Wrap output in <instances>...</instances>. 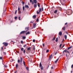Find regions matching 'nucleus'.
<instances>
[{
	"instance_id": "f257e3e1",
	"label": "nucleus",
	"mask_w": 73,
	"mask_h": 73,
	"mask_svg": "<svg viewBox=\"0 0 73 73\" xmlns=\"http://www.w3.org/2000/svg\"><path fill=\"white\" fill-rule=\"evenodd\" d=\"M23 62V58H20V60L18 59L17 60L18 63H19L21 65H22V62Z\"/></svg>"
},
{
	"instance_id": "f03ea898",
	"label": "nucleus",
	"mask_w": 73,
	"mask_h": 73,
	"mask_svg": "<svg viewBox=\"0 0 73 73\" xmlns=\"http://www.w3.org/2000/svg\"><path fill=\"white\" fill-rule=\"evenodd\" d=\"M72 11L71 10H68L66 11V13L68 15H70L72 14Z\"/></svg>"
},
{
	"instance_id": "7ed1b4c3",
	"label": "nucleus",
	"mask_w": 73,
	"mask_h": 73,
	"mask_svg": "<svg viewBox=\"0 0 73 73\" xmlns=\"http://www.w3.org/2000/svg\"><path fill=\"white\" fill-rule=\"evenodd\" d=\"M27 32L26 31H23L21 32V33H20V35H21V34H25V33Z\"/></svg>"
},
{
	"instance_id": "20e7f679",
	"label": "nucleus",
	"mask_w": 73,
	"mask_h": 73,
	"mask_svg": "<svg viewBox=\"0 0 73 73\" xmlns=\"http://www.w3.org/2000/svg\"><path fill=\"white\" fill-rule=\"evenodd\" d=\"M3 45H4L5 46H8V44L7 43L4 42L3 43Z\"/></svg>"
},
{
	"instance_id": "39448f33",
	"label": "nucleus",
	"mask_w": 73,
	"mask_h": 73,
	"mask_svg": "<svg viewBox=\"0 0 73 73\" xmlns=\"http://www.w3.org/2000/svg\"><path fill=\"white\" fill-rule=\"evenodd\" d=\"M33 28H36V23H33Z\"/></svg>"
},
{
	"instance_id": "423d86ee",
	"label": "nucleus",
	"mask_w": 73,
	"mask_h": 73,
	"mask_svg": "<svg viewBox=\"0 0 73 73\" xmlns=\"http://www.w3.org/2000/svg\"><path fill=\"white\" fill-rule=\"evenodd\" d=\"M67 52L68 51H67V50L66 49L63 51V53H64V52H65V53H67Z\"/></svg>"
},
{
	"instance_id": "0eeeda50",
	"label": "nucleus",
	"mask_w": 73,
	"mask_h": 73,
	"mask_svg": "<svg viewBox=\"0 0 73 73\" xmlns=\"http://www.w3.org/2000/svg\"><path fill=\"white\" fill-rule=\"evenodd\" d=\"M25 30H26V31L27 32V31H28L29 30V29L28 27H26L25 28Z\"/></svg>"
},
{
	"instance_id": "6e6552de",
	"label": "nucleus",
	"mask_w": 73,
	"mask_h": 73,
	"mask_svg": "<svg viewBox=\"0 0 73 73\" xmlns=\"http://www.w3.org/2000/svg\"><path fill=\"white\" fill-rule=\"evenodd\" d=\"M62 32L61 31H60L59 33V35H60V36H61L62 35Z\"/></svg>"
},
{
	"instance_id": "1a4fd4ad",
	"label": "nucleus",
	"mask_w": 73,
	"mask_h": 73,
	"mask_svg": "<svg viewBox=\"0 0 73 73\" xmlns=\"http://www.w3.org/2000/svg\"><path fill=\"white\" fill-rule=\"evenodd\" d=\"M58 60H59V58H58L54 62L55 63H57V62H58Z\"/></svg>"
},
{
	"instance_id": "9d476101",
	"label": "nucleus",
	"mask_w": 73,
	"mask_h": 73,
	"mask_svg": "<svg viewBox=\"0 0 73 73\" xmlns=\"http://www.w3.org/2000/svg\"><path fill=\"white\" fill-rule=\"evenodd\" d=\"M25 7L26 8H29V6L27 5H25Z\"/></svg>"
},
{
	"instance_id": "9b49d317",
	"label": "nucleus",
	"mask_w": 73,
	"mask_h": 73,
	"mask_svg": "<svg viewBox=\"0 0 73 73\" xmlns=\"http://www.w3.org/2000/svg\"><path fill=\"white\" fill-rule=\"evenodd\" d=\"M34 3L35 4H37V0H34Z\"/></svg>"
},
{
	"instance_id": "f8f14e48",
	"label": "nucleus",
	"mask_w": 73,
	"mask_h": 73,
	"mask_svg": "<svg viewBox=\"0 0 73 73\" xmlns=\"http://www.w3.org/2000/svg\"><path fill=\"white\" fill-rule=\"evenodd\" d=\"M72 46H70V47H69L68 48V50H69V49H70L71 48H72Z\"/></svg>"
},
{
	"instance_id": "ddd939ff",
	"label": "nucleus",
	"mask_w": 73,
	"mask_h": 73,
	"mask_svg": "<svg viewBox=\"0 0 73 73\" xmlns=\"http://www.w3.org/2000/svg\"><path fill=\"white\" fill-rule=\"evenodd\" d=\"M34 8H36L37 7V4H35L34 5Z\"/></svg>"
},
{
	"instance_id": "4468645a",
	"label": "nucleus",
	"mask_w": 73,
	"mask_h": 73,
	"mask_svg": "<svg viewBox=\"0 0 73 73\" xmlns=\"http://www.w3.org/2000/svg\"><path fill=\"white\" fill-rule=\"evenodd\" d=\"M36 17V15H33V19H35Z\"/></svg>"
},
{
	"instance_id": "2eb2a0df",
	"label": "nucleus",
	"mask_w": 73,
	"mask_h": 73,
	"mask_svg": "<svg viewBox=\"0 0 73 73\" xmlns=\"http://www.w3.org/2000/svg\"><path fill=\"white\" fill-rule=\"evenodd\" d=\"M64 38H65V39H66V40L67 38V36L66 35H64Z\"/></svg>"
},
{
	"instance_id": "dca6fc26",
	"label": "nucleus",
	"mask_w": 73,
	"mask_h": 73,
	"mask_svg": "<svg viewBox=\"0 0 73 73\" xmlns=\"http://www.w3.org/2000/svg\"><path fill=\"white\" fill-rule=\"evenodd\" d=\"M42 67V64H41V62L39 64V67Z\"/></svg>"
},
{
	"instance_id": "f3484780",
	"label": "nucleus",
	"mask_w": 73,
	"mask_h": 73,
	"mask_svg": "<svg viewBox=\"0 0 73 73\" xmlns=\"http://www.w3.org/2000/svg\"><path fill=\"white\" fill-rule=\"evenodd\" d=\"M29 34H30V32H29V31L27 32V33H26V35H29Z\"/></svg>"
},
{
	"instance_id": "a211bd4d",
	"label": "nucleus",
	"mask_w": 73,
	"mask_h": 73,
	"mask_svg": "<svg viewBox=\"0 0 73 73\" xmlns=\"http://www.w3.org/2000/svg\"><path fill=\"white\" fill-rule=\"evenodd\" d=\"M37 5H38V7L39 8V7H40V4H39V3H38Z\"/></svg>"
},
{
	"instance_id": "6ab92c4d",
	"label": "nucleus",
	"mask_w": 73,
	"mask_h": 73,
	"mask_svg": "<svg viewBox=\"0 0 73 73\" xmlns=\"http://www.w3.org/2000/svg\"><path fill=\"white\" fill-rule=\"evenodd\" d=\"M63 30H64V31H65V27L64 26L63 28H62Z\"/></svg>"
},
{
	"instance_id": "aec40b11",
	"label": "nucleus",
	"mask_w": 73,
	"mask_h": 73,
	"mask_svg": "<svg viewBox=\"0 0 73 73\" xmlns=\"http://www.w3.org/2000/svg\"><path fill=\"white\" fill-rule=\"evenodd\" d=\"M23 39L24 40L26 38V37L25 36H23L22 37Z\"/></svg>"
},
{
	"instance_id": "412c9836",
	"label": "nucleus",
	"mask_w": 73,
	"mask_h": 73,
	"mask_svg": "<svg viewBox=\"0 0 73 73\" xmlns=\"http://www.w3.org/2000/svg\"><path fill=\"white\" fill-rule=\"evenodd\" d=\"M55 39H56V37H54V38H53V39L52 40V41H54V40H55Z\"/></svg>"
},
{
	"instance_id": "4be33fe9",
	"label": "nucleus",
	"mask_w": 73,
	"mask_h": 73,
	"mask_svg": "<svg viewBox=\"0 0 73 73\" xmlns=\"http://www.w3.org/2000/svg\"><path fill=\"white\" fill-rule=\"evenodd\" d=\"M23 64L25 66V61H23Z\"/></svg>"
},
{
	"instance_id": "5701e85b",
	"label": "nucleus",
	"mask_w": 73,
	"mask_h": 73,
	"mask_svg": "<svg viewBox=\"0 0 73 73\" xmlns=\"http://www.w3.org/2000/svg\"><path fill=\"white\" fill-rule=\"evenodd\" d=\"M57 12V10H55V11L54 12V13H56Z\"/></svg>"
},
{
	"instance_id": "b1692460",
	"label": "nucleus",
	"mask_w": 73,
	"mask_h": 73,
	"mask_svg": "<svg viewBox=\"0 0 73 73\" xmlns=\"http://www.w3.org/2000/svg\"><path fill=\"white\" fill-rule=\"evenodd\" d=\"M16 68L17 69V67H18V64H16Z\"/></svg>"
},
{
	"instance_id": "393cba45",
	"label": "nucleus",
	"mask_w": 73,
	"mask_h": 73,
	"mask_svg": "<svg viewBox=\"0 0 73 73\" xmlns=\"http://www.w3.org/2000/svg\"><path fill=\"white\" fill-rule=\"evenodd\" d=\"M31 53H33H33H35V50H33V51H32L31 52Z\"/></svg>"
},
{
	"instance_id": "a878e982",
	"label": "nucleus",
	"mask_w": 73,
	"mask_h": 73,
	"mask_svg": "<svg viewBox=\"0 0 73 73\" xmlns=\"http://www.w3.org/2000/svg\"><path fill=\"white\" fill-rule=\"evenodd\" d=\"M55 41H56V42H57V41H58V38H56L55 40Z\"/></svg>"
},
{
	"instance_id": "bb28decb",
	"label": "nucleus",
	"mask_w": 73,
	"mask_h": 73,
	"mask_svg": "<svg viewBox=\"0 0 73 73\" xmlns=\"http://www.w3.org/2000/svg\"><path fill=\"white\" fill-rule=\"evenodd\" d=\"M3 53L4 55H6V52H3Z\"/></svg>"
},
{
	"instance_id": "cd10ccee",
	"label": "nucleus",
	"mask_w": 73,
	"mask_h": 73,
	"mask_svg": "<svg viewBox=\"0 0 73 73\" xmlns=\"http://www.w3.org/2000/svg\"><path fill=\"white\" fill-rule=\"evenodd\" d=\"M33 49L34 50V51H35V46H34L33 47Z\"/></svg>"
},
{
	"instance_id": "c85d7f7f",
	"label": "nucleus",
	"mask_w": 73,
	"mask_h": 73,
	"mask_svg": "<svg viewBox=\"0 0 73 73\" xmlns=\"http://www.w3.org/2000/svg\"><path fill=\"white\" fill-rule=\"evenodd\" d=\"M39 12H41V8H39Z\"/></svg>"
},
{
	"instance_id": "c756f323",
	"label": "nucleus",
	"mask_w": 73,
	"mask_h": 73,
	"mask_svg": "<svg viewBox=\"0 0 73 73\" xmlns=\"http://www.w3.org/2000/svg\"><path fill=\"white\" fill-rule=\"evenodd\" d=\"M43 67H41V68H40V69H41V70H43Z\"/></svg>"
},
{
	"instance_id": "7c9ffc66",
	"label": "nucleus",
	"mask_w": 73,
	"mask_h": 73,
	"mask_svg": "<svg viewBox=\"0 0 73 73\" xmlns=\"http://www.w3.org/2000/svg\"><path fill=\"white\" fill-rule=\"evenodd\" d=\"M17 19V17H15V20H16V19Z\"/></svg>"
},
{
	"instance_id": "2f4dec72",
	"label": "nucleus",
	"mask_w": 73,
	"mask_h": 73,
	"mask_svg": "<svg viewBox=\"0 0 73 73\" xmlns=\"http://www.w3.org/2000/svg\"><path fill=\"white\" fill-rule=\"evenodd\" d=\"M33 42H36V40H35L33 39Z\"/></svg>"
},
{
	"instance_id": "473e14b6",
	"label": "nucleus",
	"mask_w": 73,
	"mask_h": 73,
	"mask_svg": "<svg viewBox=\"0 0 73 73\" xmlns=\"http://www.w3.org/2000/svg\"><path fill=\"white\" fill-rule=\"evenodd\" d=\"M20 7H18V11H20Z\"/></svg>"
},
{
	"instance_id": "72a5a7b5",
	"label": "nucleus",
	"mask_w": 73,
	"mask_h": 73,
	"mask_svg": "<svg viewBox=\"0 0 73 73\" xmlns=\"http://www.w3.org/2000/svg\"><path fill=\"white\" fill-rule=\"evenodd\" d=\"M40 11H39V12H38V11H37V14H39L40 13Z\"/></svg>"
},
{
	"instance_id": "f704fd0d",
	"label": "nucleus",
	"mask_w": 73,
	"mask_h": 73,
	"mask_svg": "<svg viewBox=\"0 0 73 73\" xmlns=\"http://www.w3.org/2000/svg\"><path fill=\"white\" fill-rule=\"evenodd\" d=\"M21 50H22V51H23V50H24V48H22L21 49Z\"/></svg>"
},
{
	"instance_id": "c9c22d12",
	"label": "nucleus",
	"mask_w": 73,
	"mask_h": 73,
	"mask_svg": "<svg viewBox=\"0 0 73 73\" xmlns=\"http://www.w3.org/2000/svg\"><path fill=\"white\" fill-rule=\"evenodd\" d=\"M25 8V7L24 6H23V11H24Z\"/></svg>"
},
{
	"instance_id": "e433bc0d",
	"label": "nucleus",
	"mask_w": 73,
	"mask_h": 73,
	"mask_svg": "<svg viewBox=\"0 0 73 73\" xmlns=\"http://www.w3.org/2000/svg\"><path fill=\"white\" fill-rule=\"evenodd\" d=\"M26 69H27V70H29V69H28V67H26Z\"/></svg>"
},
{
	"instance_id": "4c0bfd02",
	"label": "nucleus",
	"mask_w": 73,
	"mask_h": 73,
	"mask_svg": "<svg viewBox=\"0 0 73 73\" xmlns=\"http://www.w3.org/2000/svg\"><path fill=\"white\" fill-rule=\"evenodd\" d=\"M30 49H31V48H28L27 50H30Z\"/></svg>"
},
{
	"instance_id": "58836bf2",
	"label": "nucleus",
	"mask_w": 73,
	"mask_h": 73,
	"mask_svg": "<svg viewBox=\"0 0 73 73\" xmlns=\"http://www.w3.org/2000/svg\"><path fill=\"white\" fill-rule=\"evenodd\" d=\"M20 17H19V20H21V19H20Z\"/></svg>"
},
{
	"instance_id": "ea45409f",
	"label": "nucleus",
	"mask_w": 73,
	"mask_h": 73,
	"mask_svg": "<svg viewBox=\"0 0 73 73\" xmlns=\"http://www.w3.org/2000/svg\"><path fill=\"white\" fill-rule=\"evenodd\" d=\"M3 59V57H0V60H2Z\"/></svg>"
},
{
	"instance_id": "a19ab883",
	"label": "nucleus",
	"mask_w": 73,
	"mask_h": 73,
	"mask_svg": "<svg viewBox=\"0 0 73 73\" xmlns=\"http://www.w3.org/2000/svg\"><path fill=\"white\" fill-rule=\"evenodd\" d=\"M23 53H25V50H23Z\"/></svg>"
},
{
	"instance_id": "79ce46f5",
	"label": "nucleus",
	"mask_w": 73,
	"mask_h": 73,
	"mask_svg": "<svg viewBox=\"0 0 73 73\" xmlns=\"http://www.w3.org/2000/svg\"><path fill=\"white\" fill-rule=\"evenodd\" d=\"M49 50H47L46 51V53H48V52H49Z\"/></svg>"
},
{
	"instance_id": "37998d69",
	"label": "nucleus",
	"mask_w": 73,
	"mask_h": 73,
	"mask_svg": "<svg viewBox=\"0 0 73 73\" xmlns=\"http://www.w3.org/2000/svg\"><path fill=\"white\" fill-rule=\"evenodd\" d=\"M27 46V45L26 44H25L23 46V47H24L25 48V46Z\"/></svg>"
},
{
	"instance_id": "c03bdc74",
	"label": "nucleus",
	"mask_w": 73,
	"mask_h": 73,
	"mask_svg": "<svg viewBox=\"0 0 73 73\" xmlns=\"http://www.w3.org/2000/svg\"><path fill=\"white\" fill-rule=\"evenodd\" d=\"M21 44H23V41H21Z\"/></svg>"
},
{
	"instance_id": "a18cd8bd",
	"label": "nucleus",
	"mask_w": 73,
	"mask_h": 73,
	"mask_svg": "<svg viewBox=\"0 0 73 73\" xmlns=\"http://www.w3.org/2000/svg\"><path fill=\"white\" fill-rule=\"evenodd\" d=\"M17 10H16L15 11V14H16V13H17Z\"/></svg>"
},
{
	"instance_id": "49530a36",
	"label": "nucleus",
	"mask_w": 73,
	"mask_h": 73,
	"mask_svg": "<svg viewBox=\"0 0 73 73\" xmlns=\"http://www.w3.org/2000/svg\"><path fill=\"white\" fill-rule=\"evenodd\" d=\"M73 68V64L71 66V68Z\"/></svg>"
},
{
	"instance_id": "de8ad7c7",
	"label": "nucleus",
	"mask_w": 73,
	"mask_h": 73,
	"mask_svg": "<svg viewBox=\"0 0 73 73\" xmlns=\"http://www.w3.org/2000/svg\"><path fill=\"white\" fill-rule=\"evenodd\" d=\"M11 23H13V21H10Z\"/></svg>"
},
{
	"instance_id": "09e8293b",
	"label": "nucleus",
	"mask_w": 73,
	"mask_h": 73,
	"mask_svg": "<svg viewBox=\"0 0 73 73\" xmlns=\"http://www.w3.org/2000/svg\"><path fill=\"white\" fill-rule=\"evenodd\" d=\"M36 21H37V22H38V19H37Z\"/></svg>"
},
{
	"instance_id": "8fccbe9b",
	"label": "nucleus",
	"mask_w": 73,
	"mask_h": 73,
	"mask_svg": "<svg viewBox=\"0 0 73 73\" xmlns=\"http://www.w3.org/2000/svg\"><path fill=\"white\" fill-rule=\"evenodd\" d=\"M42 45L43 47H44L45 46V45H44V43H43Z\"/></svg>"
},
{
	"instance_id": "3c124183",
	"label": "nucleus",
	"mask_w": 73,
	"mask_h": 73,
	"mask_svg": "<svg viewBox=\"0 0 73 73\" xmlns=\"http://www.w3.org/2000/svg\"><path fill=\"white\" fill-rule=\"evenodd\" d=\"M67 24H68V23H65V25H67Z\"/></svg>"
},
{
	"instance_id": "603ef678",
	"label": "nucleus",
	"mask_w": 73,
	"mask_h": 73,
	"mask_svg": "<svg viewBox=\"0 0 73 73\" xmlns=\"http://www.w3.org/2000/svg\"><path fill=\"white\" fill-rule=\"evenodd\" d=\"M64 46H65V44H64V45H63V46L62 47V48L63 47H64Z\"/></svg>"
},
{
	"instance_id": "864d4df0",
	"label": "nucleus",
	"mask_w": 73,
	"mask_h": 73,
	"mask_svg": "<svg viewBox=\"0 0 73 73\" xmlns=\"http://www.w3.org/2000/svg\"><path fill=\"white\" fill-rule=\"evenodd\" d=\"M30 3H32V0H30Z\"/></svg>"
},
{
	"instance_id": "5fc2aeb1",
	"label": "nucleus",
	"mask_w": 73,
	"mask_h": 73,
	"mask_svg": "<svg viewBox=\"0 0 73 73\" xmlns=\"http://www.w3.org/2000/svg\"><path fill=\"white\" fill-rule=\"evenodd\" d=\"M62 45V44H61L60 45V48H61V46Z\"/></svg>"
},
{
	"instance_id": "6e6d98bb",
	"label": "nucleus",
	"mask_w": 73,
	"mask_h": 73,
	"mask_svg": "<svg viewBox=\"0 0 73 73\" xmlns=\"http://www.w3.org/2000/svg\"><path fill=\"white\" fill-rule=\"evenodd\" d=\"M5 68H7V66L6 65H5Z\"/></svg>"
},
{
	"instance_id": "4d7b16f0",
	"label": "nucleus",
	"mask_w": 73,
	"mask_h": 73,
	"mask_svg": "<svg viewBox=\"0 0 73 73\" xmlns=\"http://www.w3.org/2000/svg\"><path fill=\"white\" fill-rule=\"evenodd\" d=\"M51 69H53V66H52L51 68Z\"/></svg>"
},
{
	"instance_id": "13d9d810",
	"label": "nucleus",
	"mask_w": 73,
	"mask_h": 73,
	"mask_svg": "<svg viewBox=\"0 0 73 73\" xmlns=\"http://www.w3.org/2000/svg\"><path fill=\"white\" fill-rule=\"evenodd\" d=\"M3 47H2V48H1V50H3Z\"/></svg>"
},
{
	"instance_id": "bf43d9fd",
	"label": "nucleus",
	"mask_w": 73,
	"mask_h": 73,
	"mask_svg": "<svg viewBox=\"0 0 73 73\" xmlns=\"http://www.w3.org/2000/svg\"><path fill=\"white\" fill-rule=\"evenodd\" d=\"M12 61H13V60L11 59V62H12Z\"/></svg>"
},
{
	"instance_id": "052dcab7",
	"label": "nucleus",
	"mask_w": 73,
	"mask_h": 73,
	"mask_svg": "<svg viewBox=\"0 0 73 73\" xmlns=\"http://www.w3.org/2000/svg\"><path fill=\"white\" fill-rule=\"evenodd\" d=\"M34 4V3L33 2H32V4Z\"/></svg>"
},
{
	"instance_id": "680f3d73",
	"label": "nucleus",
	"mask_w": 73,
	"mask_h": 73,
	"mask_svg": "<svg viewBox=\"0 0 73 73\" xmlns=\"http://www.w3.org/2000/svg\"><path fill=\"white\" fill-rule=\"evenodd\" d=\"M19 13H21V11H19Z\"/></svg>"
},
{
	"instance_id": "e2e57ef3",
	"label": "nucleus",
	"mask_w": 73,
	"mask_h": 73,
	"mask_svg": "<svg viewBox=\"0 0 73 73\" xmlns=\"http://www.w3.org/2000/svg\"><path fill=\"white\" fill-rule=\"evenodd\" d=\"M22 3H23V4H24V2H22Z\"/></svg>"
},
{
	"instance_id": "0e129e2a",
	"label": "nucleus",
	"mask_w": 73,
	"mask_h": 73,
	"mask_svg": "<svg viewBox=\"0 0 73 73\" xmlns=\"http://www.w3.org/2000/svg\"><path fill=\"white\" fill-rule=\"evenodd\" d=\"M66 34H67V35H68V32H66Z\"/></svg>"
},
{
	"instance_id": "69168bd1",
	"label": "nucleus",
	"mask_w": 73,
	"mask_h": 73,
	"mask_svg": "<svg viewBox=\"0 0 73 73\" xmlns=\"http://www.w3.org/2000/svg\"><path fill=\"white\" fill-rule=\"evenodd\" d=\"M51 56H50L49 57V58H51Z\"/></svg>"
},
{
	"instance_id": "338daca9",
	"label": "nucleus",
	"mask_w": 73,
	"mask_h": 73,
	"mask_svg": "<svg viewBox=\"0 0 73 73\" xmlns=\"http://www.w3.org/2000/svg\"><path fill=\"white\" fill-rule=\"evenodd\" d=\"M31 23H33V22L32 21H31Z\"/></svg>"
},
{
	"instance_id": "774afa93",
	"label": "nucleus",
	"mask_w": 73,
	"mask_h": 73,
	"mask_svg": "<svg viewBox=\"0 0 73 73\" xmlns=\"http://www.w3.org/2000/svg\"><path fill=\"white\" fill-rule=\"evenodd\" d=\"M67 52H68V53H69V51H67Z\"/></svg>"
}]
</instances>
